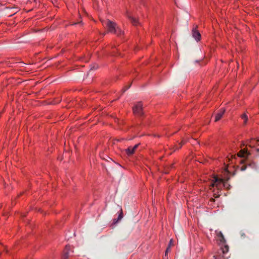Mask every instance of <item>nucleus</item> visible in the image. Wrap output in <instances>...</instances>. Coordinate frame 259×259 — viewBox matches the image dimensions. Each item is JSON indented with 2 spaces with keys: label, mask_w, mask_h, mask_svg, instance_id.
<instances>
[{
  "label": "nucleus",
  "mask_w": 259,
  "mask_h": 259,
  "mask_svg": "<svg viewBox=\"0 0 259 259\" xmlns=\"http://www.w3.org/2000/svg\"><path fill=\"white\" fill-rule=\"evenodd\" d=\"M70 251L71 252H73V250H71V246L70 245H66L63 250L61 259H68Z\"/></svg>",
  "instance_id": "obj_3"
},
{
  "label": "nucleus",
  "mask_w": 259,
  "mask_h": 259,
  "mask_svg": "<svg viewBox=\"0 0 259 259\" xmlns=\"http://www.w3.org/2000/svg\"><path fill=\"white\" fill-rule=\"evenodd\" d=\"M246 166H245V165H243V166H242L241 167V168H240V170H241V171H244V170H245L246 169Z\"/></svg>",
  "instance_id": "obj_20"
},
{
  "label": "nucleus",
  "mask_w": 259,
  "mask_h": 259,
  "mask_svg": "<svg viewBox=\"0 0 259 259\" xmlns=\"http://www.w3.org/2000/svg\"><path fill=\"white\" fill-rule=\"evenodd\" d=\"M130 19L131 20V22L132 23V24L133 25H137L138 24V20L136 18L131 17L130 18Z\"/></svg>",
  "instance_id": "obj_13"
},
{
  "label": "nucleus",
  "mask_w": 259,
  "mask_h": 259,
  "mask_svg": "<svg viewBox=\"0 0 259 259\" xmlns=\"http://www.w3.org/2000/svg\"><path fill=\"white\" fill-rule=\"evenodd\" d=\"M130 87H131V85H129V87H128V88L126 89V90L128 88H130Z\"/></svg>",
  "instance_id": "obj_27"
},
{
  "label": "nucleus",
  "mask_w": 259,
  "mask_h": 259,
  "mask_svg": "<svg viewBox=\"0 0 259 259\" xmlns=\"http://www.w3.org/2000/svg\"><path fill=\"white\" fill-rule=\"evenodd\" d=\"M81 21H80L79 22H78V23L80 24V23H81Z\"/></svg>",
  "instance_id": "obj_28"
},
{
  "label": "nucleus",
  "mask_w": 259,
  "mask_h": 259,
  "mask_svg": "<svg viewBox=\"0 0 259 259\" xmlns=\"http://www.w3.org/2000/svg\"><path fill=\"white\" fill-rule=\"evenodd\" d=\"M241 117L242 119H243L244 120V124H245L246 123L247 119H248L247 115H246V114L244 113V114H243Z\"/></svg>",
  "instance_id": "obj_15"
},
{
  "label": "nucleus",
  "mask_w": 259,
  "mask_h": 259,
  "mask_svg": "<svg viewBox=\"0 0 259 259\" xmlns=\"http://www.w3.org/2000/svg\"><path fill=\"white\" fill-rule=\"evenodd\" d=\"M173 245H174L173 240H172V239H170L168 246H169V247L170 248L171 246H172Z\"/></svg>",
  "instance_id": "obj_18"
},
{
  "label": "nucleus",
  "mask_w": 259,
  "mask_h": 259,
  "mask_svg": "<svg viewBox=\"0 0 259 259\" xmlns=\"http://www.w3.org/2000/svg\"><path fill=\"white\" fill-rule=\"evenodd\" d=\"M250 154L247 151L246 149L241 150L239 153L238 154V156L241 157H244L245 155H248Z\"/></svg>",
  "instance_id": "obj_10"
},
{
  "label": "nucleus",
  "mask_w": 259,
  "mask_h": 259,
  "mask_svg": "<svg viewBox=\"0 0 259 259\" xmlns=\"http://www.w3.org/2000/svg\"><path fill=\"white\" fill-rule=\"evenodd\" d=\"M115 210L117 211V213L118 214V218L116 221L114 220V224L119 222L123 218V211L121 206L117 205Z\"/></svg>",
  "instance_id": "obj_4"
},
{
  "label": "nucleus",
  "mask_w": 259,
  "mask_h": 259,
  "mask_svg": "<svg viewBox=\"0 0 259 259\" xmlns=\"http://www.w3.org/2000/svg\"><path fill=\"white\" fill-rule=\"evenodd\" d=\"M225 112V109H221L220 110H219V112L216 114L215 117V122L219 121L222 118Z\"/></svg>",
  "instance_id": "obj_7"
},
{
  "label": "nucleus",
  "mask_w": 259,
  "mask_h": 259,
  "mask_svg": "<svg viewBox=\"0 0 259 259\" xmlns=\"http://www.w3.org/2000/svg\"><path fill=\"white\" fill-rule=\"evenodd\" d=\"M218 236L221 238H220V241L221 242H226L225 237H224L223 233L221 232H219V233L218 234Z\"/></svg>",
  "instance_id": "obj_14"
},
{
  "label": "nucleus",
  "mask_w": 259,
  "mask_h": 259,
  "mask_svg": "<svg viewBox=\"0 0 259 259\" xmlns=\"http://www.w3.org/2000/svg\"><path fill=\"white\" fill-rule=\"evenodd\" d=\"M256 151H257V152H259V148H257V149H256Z\"/></svg>",
  "instance_id": "obj_25"
},
{
  "label": "nucleus",
  "mask_w": 259,
  "mask_h": 259,
  "mask_svg": "<svg viewBox=\"0 0 259 259\" xmlns=\"http://www.w3.org/2000/svg\"><path fill=\"white\" fill-rule=\"evenodd\" d=\"M249 146L250 147H254V145L252 143H251V141L249 142Z\"/></svg>",
  "instance_id": "obj_21"
},
{
  "label": "nucleus",
  "mask_w": 259,
  "mask_h": 259,
  "mask_svg": "<svg viewBox=\"0 0 259 259\" xmlns=\"http://www.w3.org/2000/svg\"><path fill=\"white\" fill-rule=\"evenodd\" d=\"M210 187H216L218 189H219L222 187H225V182L223 179L218 178L217 177H214L213 182L210 185Z\"/></svg>",
  "instance_id": "obj_1"
},
{
  "label": "nucleus",
  "mask_w": 259,
  "mask_h": 259,
  "mask_svg": "<svg viewBox=\"0 0 259 259\" xmlns=\"http://www.w3.org/2000/svg\"><path fill=\"white\" fill-rule=\"evenodd\" d=\"M34 2H36L37 1V0H34Z\"/></svg>",
  "instance_id": "obj_30"
},
{
  "label": "nucleus",
  "mask_w": 259,
  "mask_h": 259,
  "mask_svg": "<svg viewBox=\"0 0 259 259\" xmlns=\"http://www.w3.org/2000/svg\"><path fill=\"white\" fill-rule=\"evenodd\" d=\"M222 250L223 254L227 253L229 251V246L227 245H225L222 248Z\"/></svg>",
  "instance_id": "obj_12"
},
{
  "label": "nucleus",
  "mask_w": 259,
  "mask_h": 259,
  "mask_svg": "<svg viewBox=\"0 0 259 259\" xmlns=\"http://www.w3.org/2000/svg\"><path fill=\"white\" fill-rule=\"evenodd\" d=\"M210 200L212 201H214V199L213 198H211Z\"/></svg>",
  "instance_id": "obj_24"
},
{
  "label": "nucleus",
  "mask_w": 259,
  "mask_h": 259,
  "mask_svg": "<svg viewBox=\"0 0 259 259\" xmlns=\"http://www.w3.org/2000/svg\"><path fill=\"white\" fill-rule=\"evenodd\" d=\"M134 113L138 116H142L143 115L142 105L139 102L133 108Z\"/></svg>",
  "instance_id": "obj_2"
},
{
  "label": "nucleus",
  "mask_w": 259,
  "mask_h": 259,
  "mask_svg": "<svg viewBox=\"0 0 259 259\" xmlns=\"http://www.w3.org/2000/svg\"><path fill=\"white\" fill-rule=\"evenodd\" d=\"M214 196L215 197V198H218L219 197V195H216L215 194H214Z\"/></svg>",
  "instance_id": "obj_23"
},
{
  "label": "nucleus",
  "mask_w": 259,
  "mask_h": 259,
  "mask_svg": "<svg viewBox=\"0 0 259 259\" xmlns=\"http://www.w3.org/2000/svg\"><path fill=\"white\" fill-rule=\"evenodd\" d=\"M15 11H14L13 12V14H15V13H16L18 12V8H15Z\"/></svg>",
  "instance_id": "obj_22"
},
{
  "label": "nucleus",
  "mask_w": 259,
  "mask_h": 259,
  "mask_svg": "<svg viewBox=\"0 0 259 259\" xmlns=\"http://www.w3.org/2000/svg\"><path fill=\"white\" fill-rule=\"evenodd\" d=\"M257 142H259V139L257 141Z\"/></svg>",
  "instance_id": "obj_31"
},
{
  "label": "nucleus",
  "mask_w": 259,
  "mask_h": 259,
  "mask_svg": "<svg viewBox=\"0 0 259 259\" xmlns=\"http://www.w3.org/2000/svg\"><path fill=\"white\" fill-rule=\"evenodd\" d=\"M185 142L182 141L181 143L179 144V145H177L175 147V150L179 149L182 147V146L185 144Z\"/></svg>",
  "instance_id": "obj_16"
},
{
  "label": "nucleus",
  "mask_w": 259,
  "mask_h": 259,
  "mask_svg": "<svg viewBox=\"0 0 259 259\" xmlns=\"http://www.w3.org/2000/svg\"><path fill=\"white\" fill-rule=\"evenodd\" d=\"M114 33H117L118 35L121 33V30L118 27H116L115 24L114 23Z\"/></svg>",
  "instance_id": "obj_11"
},
{
  "label": "nucleus",
  "mask_w": 259,
  "mask_h": 259,
  "mask_svg": "<svg viewBox=\"0 0 259 259\" xmlns=\"http://www.w3.org/2000/svg\"><path fill=\"white\" fill-rule=\"evenodd\" d=\"M109 159H110V160H113L111 158H110V157H109Z\"/></svg>",
  "instance_id": "obj_29"
},
{
  "label": "nucleus",
  "mask_w": 259,
  "mask_h": 259,
  "mask_svg": "<svg viewBox=\"0 0 259 259\" xmlns=\"http://www.w3.org/2000/svg\"><path fill=\"white\" fill-rule=\"evenodd\" d=\"M98 68V66L97 65H94L92 67H91V70H95Z\"/></svg>",
  "instance_id": "obj_19"
},
{
  "label": "nucleus",
  "mask_w": 259,
  "mask_h": 259,
  "mask_svg": "<svg viewBox=\"0 0 259 259\" xmlns=\"http://www.w3.org/2000/svg\"><path fill=\"white\" fill-rule=\"evenodd\" d=\"M169 250H170V247H169V246H168L165 250V256H166L167 255V254H168V252L169 251Z\"/></svg>",
  "instance_id": "obj_17"
},
{
  "label": "nucleus",
  "mask_w": 259,
  "mask_h": 259,
  "mask_svg": "<svg viewBox=\"0 0 259 259\" xmlns=\"http://www.w3.org/2000/svg\"><path fill=\"white\" fill-rule=\"evenodd\" d=\"M103 25L105 26L108 31L112 32L113 30V22L110 20H104L102 21Z\"/></svg>",
  "instance_id": "obj_5"
},
{
  "label": "nucleus",
  "mask_w": 259,
  "mask_h": 259,
  "mask_svg": "<svg viewBox=\"0 0 259 259\" xmlns=\"http://www.w3.org/2000/svg\"><path fill=\"white\" fill-rule=\"evenodd\" d=\"M193 37L197 41L199 40L201 38V35L200 33L196 29H193L192 30Z\"/></svg>",
  "instance_id": "obj_8"
},
{
  "label": "nucleus",
  "mask_w": 259,
  "mask_h": 259,
  "mask_svg": "<svg viewBox=\"0 0 259 259\" xmlns=\"http://www.w3.org/2000/svg\"><path fill=\"white\" fill-rule=\"evenodd\" d=\"M130 87H131V85H129V87H128V88L126 89V90L128 88H130Z\"/></svg>",
  "instance_id": "obj_26"
},
{
  "label": "nucleus",
  "mask_w": 259,
  "mask_h": 259,
  "mask_svg": "<svg viewBox=\"0 0 259 259\" xmlns=\"http://www.w3.org/2000/svg\"><path fill=\"white\" fill-rule=\"evenodd\" d=\"M139 144H136L134 146L132 147V146H130L128 147V148L126 150V154L128 155H132V154H133L136 149H137V148L138 147Z\"/></svg>",
  "instance_id": "obj_6"
},
{
  "label": "nucleus",
  "mask_w": 259,
  "mask_h": 259,
  "mask_svg": "<svg viewBox=\"0 0 259 259\" xmlns=\"http://www.w3.org/2000/svg\"><path fill=\"white\" fill-rule=\"evenodd\" d=\"M250 154L247 151L246 149L241 150L239 153L238 154V156L241 157H244L245 155H248Z\"/></svg>",
  "instance_id": "obj_9"
}]
</instances>
